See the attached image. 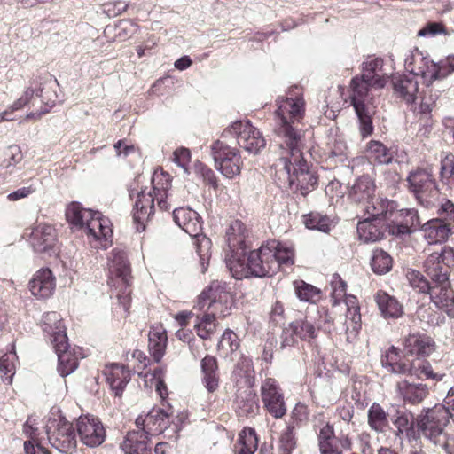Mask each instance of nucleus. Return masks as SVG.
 <instances>
[{"label":"nucleus","mask_w":454,"mask_h":454,"mask_svg":"<svg viewBox=\"0 0 454 454\" xmlns=\"http://www.w3.org/2000/svg\"><path fill=\"white\" fill-rule=\"evenodd\" d=\"M441 178L447 184L454 181V158L452 155L446 156L443 160H442Z\"/></svg>","instance_id":"nucleus-60"},{"label":"nucleus","mask_w":454,"mask_h":454,"mask_svg":"<svg viewBox=\"0 0 454 454\" xmlns=\"http://www.w3.org/2000/svg\"><path fill=\"white\" fill-rule=\"evenodd\" d=\"M297 87L286 98L277 99L275 133L284 139L280 145V157L274 163L275 181L281 188L300 189L302 195L314 189L317 177L309 168L301 150V133L295 126L304 115V100Z\"/></svg>","instance_id":"nucleus-1"},{"label":"nucleus","mask_w":454,"mask_h":454,"mask_svg":"<svg viewBox=\"0 0 454 454\" xmlns=\"http://www.w3.org/2000/svg\"><path fill=\"white\" fill-rule=\"evenodd\" d=\"M258 448V439L255 430L251 427L244 428L239 436L236 445V454H254Z\"/></svg>","instance_id":"nucleus-45"},{"label":"nucleus","mask_w":454,"mask_h":454,"mask_svg":"<svg viewBox=\"0 0 454 454\" xmlns=\"http://www.w3.org/2000/svg\"><path fill=\"white\" fill-rule=\"evenodd\" d=\"M14 354H5L0 358V374L3 380L12 382L15 373Z\"/></svg>","instance_id":"nucleus-58"},{"label":"nucleus","mask_w":454,"mask_h":454,"mask_svg":"<svg viewBox=\"0 0 454 454\" xmlns=\"http://www.w3.org/2000/svg\"><path fill=\"white\" fill-rule=\"evenodd\" d=\"M168 337L161 325L153 326L148 333V348L155 362H160L165 354Z\"/></svg>","instance_id":"nucleus-36"},{"label":"nucleus","mask_w":454,"mask_h":454,"mask_svg":"<svg viewBox=\"0 0 454 454\" xmlns=\"http://www.w3.org/2000/svg\"><path fill=\"white\" fill-rule=\"evenodd\" d=\"M76 430L82 443L87 447H98L106 440V428L94 416H81L76 422Z\"/></svg>","instance_id":"nucleus-17"},{"label":"nucleus","mask_w":454,"mask_h":454,"mask_svg":"<svg viewBox=\"0 0 454 454\" xmlns=\"http://www.w3.org/2000/svg\"><path fill=\"white\" fill-rule=\"evenodd\" d=\"M56 287L55 278L49 269L37 270L29 281L31 294L40 299L49 298Z\"/></svg>","instance_id":"nucleus-23"},{"label":"nucleus","mask_w":454,"mask_h":454,"mask_svg":"<svg viewBox=\"0 0 454 454\" xmlns=\"http://www.w3.org/2000/svg\"><path fill=\"white\" fill-rule=\"evenodd\" d=\"M191 152L188 148L179 147L173 152L172 160L180 168H182L185 174L189 175L188 165L191 161Z\"/></svg>","instance_id":"nucleus-59"},{"label":"nucleus","mask_w":454,"mask_h":454,"mask_svg":"<svg viewBox=\"0 0 454 454\" xmlns=\"http://www.w3.org/2000/svg\"><path fill=\"white\" fill-rule=\"evenodd\" d=\"M294 426H287L281 434L278 444V454H292L296 447V439L294 434Z\"/></svg>","instance_id":"nucleus-54"},{"label":"nucleus","mask_w":454,"mask_h":454,"mask_svg":"<svg viewBox=\"0 0 454 454\" xmlns=\"http://www.w3.org/2000/svg\"><path fill=\"white\" fill-rule=\"evenodd\" d=\"M222 136L224 138L234 136L240 147L254 154H257L266 145V140L261 131L249 121L233 122L224 129Z\"/></svg>","instance_id":"nucleus-12"},{"label":"nucleus","mask_w":454,"mask_h":454,"mask_svg":"<svg viewBox=\"0 0 454 454\" xmlns=\"http://www.w3.org/2000/svg\"><path fill=\"white\" fill-rule=\"evenodd\" d=\"M275 239L268 240L260 248L249 253L248 260L252 275L258 278L272 276L278 272V262L274 259Z\"/></svg>","instance_id":"nucleus-16"},{"label":"nucleus","mask_w":454,"mask_h":454,"mask_svg":"<svg viewBox=\"0 0 454 454\" xmlns=\"http://www.w3.org/2000/svg\"><path fill=\"white\" fill-rule=\"evenodd\" d=\"M420 230L429 244L442 243L452 233L451 224L442 218L428 220L421 225Z\"/></svg>","instance_id":"nucleus-25"},{"label":"nucleus","mask_w":454,"mask_h":454,"mask_svg":"<svg viewBox=\"0 0 454 454\" xmlns=\"http://www.w3.org/2000/svg\"><path fill=\"white\" fill-rule=\"evenodd\" d=\"M349 302L352 305L348 304L347 314H346V340L348 342H353L361 329V314L358 306L354 305V298L349 299Z\"/></svg>","instance_id":"nucleus-42"},{"label":"nucleus","mask_w":454,"mask_h":454,"mask_svg":"<svg viewBox=\"0 0 454 454\" xmlns=\"http://www.w3.org/2000/svg\"><path fill=\"white\" fill-rule=\"evenodd\" d=\"M261 395L264 407L273 417L278 419L286 414L284 396L274 379L264 380L261 386Z\"/></svg>","instance_id":"nucleus-18"},{"label":"nucleus","mask_w":454,"mask_h":454,"mask_svg":"<svg viewBox=\"0 0 454 454\" xmlns=\"http://www.w3.org/2000/svg\"><path fill=\"white\" fill-rule=\"evenodd\" d=\"M386 228L391 231V226L387 223L366 217L358 223L357 234L359 239L364 243L376 242L383 238Z\"/></svg>","instance_id":"nucleus-28"},{"label":"nucleus","mask_w":454,"mask_h":454,"mask_svg":"<svg viewBox=\"0 0 454 454\" xmlns=\"http://www.w3.org/2000/svg\"><path fill=\"white\" fill-rule=\"evenodd\" d=\"M360 78L373 82L377 89H382L388 79L383 71V59L380 58H368L362 65Z\"/></svg>","instance_id":"nucleus-27"},{"label":"nucleus","mask_w":454,"mask_h":454,"mask_svg":"<svg viewBox=\"0 0 454 454\" xmlns=\"http://www.w3.org/2000/svg\"><path fill=\"white\" fill-rule=\"evenodd\" d=\"M453 264L454 249L450 247L433 252L424 262L425 272L434 283L429 293L431 301L450 317H454V293L450 288L449 272Z\"/></svg>","instance_id":"nucleus-2"},{"label":"nucleus","mask_w":454,"mask_h":454,"mask_svg":"<svg viewBox=\"0 0 454 454\" xmlns=\"http://www.w3.org/2000/svg\"><path fill=\"white\" fill-rule=\"evenodd\" d=\"M153 189L149 192L142 190L137 194V199L134 206L133 219L137 223L138 231L145 230V223L154 213V201L160 210H169L168 202V188L170 186L169 176L163 172L154 173L153 180Z\"/></svg>","instance_id":"nucleus-4"},{"label":"nucleus","mask_w":454,"mask_h":454,"mask_svg":"<svg viewBox=\"0 0 454 454\" xmlns=\"http://www.w3.org/2000/svg\"><path fill=\"white\" fill-rule=\"evenodd\" d=\"M407 182L409 190L415 195L418 202L427 209L435 207L439 191L430 171L417 168L410 172Z\"/></svg>","instance_id":"nucleus-10"},{"label":"nucleus","mask_w":454,"mask_h":454,"mask_svg":"<svg viewBox=\"0 0 454 454\" xmlns=\"http://www.w3.org/2000/svg\"><path fill=\"white\" fill-rule=\"evenodd\" d=\"M396 388L403 401L411 404L420 403L428 395L427 385L422 383L415 384L402 380L397 383Z\"/></svg>","instance_id":"nucleus-34"},{"label":"nucleus","mask_w":454,"mask_h":454,"mask_svg":"<svg viewBox=\"0 0 454 454\" xmlns=\"http://www.w3.org/2000/svg\"><path fill=\"white\" fill-rule=\"evenodd\" d=\"M53 345L59 359L58 372L62 377H66L78 367V356L74 349H70L67 340L61 348L59 342Z\"/></svg>","instance_id":"nucleus-32"},{"label":"nucleus","mask_w":454,"mask_h":454,"mask_svg":"<svg viewBox=\"0 0 454 454\" xmlns=\"http://www.w3.org/2000/svg\"><path fill=\"white\" fill-rule=\"evenodd\" d=\"M188 195V192L185 190V188H181L177 190H173L170 192L168 191V198L165 199V200L168 202L169 209L177 204H179L182 201H184L186 200V197Z\"/></svg>","instance_id":"nucleus-63"},{"label":"nucleus","mask_w":454,"mask_h":454,"mask_svg":"<svg viewBox=\"0 0 454 454\" xmlns=\"http://www.w3.org/2000/svg\"><path fill=\"white\" fill-rule=\"evenodd\" d=\"M317 434L319 450L337 445L335 433L333 425L329 423L324 424L319 428V431L317 432Z\"/></svg>","instance_id":"nucleus-56"},{"label":"nucleus","mask_w":454,"mask_h":454,"mask_svg":"<svg viewBox=\"0 0 454 454\" xmlns=\"http://www.w3.org/2000/svg\"><path fill=\"white\" fill-rule=\"evenodd\" d=\"M437 98L438 95L436 93H433L432 90H427L424 92L421 102L418 108V113L421 114V118L426 119V123H427L430 113L435 107Z\"/></svg>","instance_id":"nucleus-57"},{"label":"nucleus","mask_w":454,"mask_h":454,"mask_svg":"<svg viewBox=\"0 0 454 454\" xmlns=\"http://www.w3.org/2000/svg\"><path fill=\"white\" fill-rule=\"evenodd\" d=\"M404 65L408 72L414 76H420L427 86L441 78L443 68L418 48L413 49L406 57Z\"/></svg>","instance_id":"nucleus-13"},{"label":"nucleus","mask_w":454,"mask_h":454,"mask_svg":"<svg viewBox=\"0 0 454 454\" xmlns=\"http://www.w3.org/2000/svg\"><path fill=\"white\" fill-rule=\"evenodd\" d=\"M331 318L325 311L321 314L317 308L307 311L304 318L297 319L290 324L294 335L302 340H310L317 336L319 329L330 332Z\"/></svg>","instance_id":"nucleus-15"},{"label":"nucleus","mask_w":454,"mask_h":454,"mask_svg":"<svg viewBox=\"0 0 454 454\" xmlns=\"http://www.w3.org/2000/svg\"><path fill=\"white\" fill-rule=\"evenodd\" d=\"M368 158L378 164H389L394 158V152L377 140H371L366 148Z\"/></svg>","instance_id":"nucleus-43"},{"label":"nucleus","mask_w":454,"mask_h":454,"mask_svg":"<svg viewBox=\"0 0 454 454\" xmlns=\"http://www.w3.org/2000/svg\"><path fill=\"white\" fill-rule=\"evenodd\" d=\"M303 223L308 229L317 230L322 232L328 233L333 225L331 219L318 212H311L303 216Z\"/></svg>","instance_id":"nucleus-48"},{"label":"nucleus","mask_w":454,"mask_h":454,"mask_svg":"<svg viewBox=\"0 0 454 454\" xmlns=\"http://www.w3.org/2000/svg\"><path fill=\"white\" fill-rule=\"evenodd\" d=\"M41 327L43 331L51 337L52 344L60 343V348L66 345L67 339L66 327L62 323L61 316L55 311L43 314L41 320Z\"/></svg>","instance_id":"nucleus-26"},{"label":"nucleus","mask_w":454,"mask_h":454,"mask_svg":"<svg viewBox=\"0 0 454 454\" xmlns=\"http://www.w3.org/2000/svg\"><path fill=\"white\" fill-rule=\"evenodd\" d=\"M438 214L440 215H445L443 219L445 222L450 224L454 223V203L450 200H443L438 209Z\"/></svg>","instance_id":"nucleus-64"},{"label":"nucleus","mask_w":454,"mask_h":454,"mask_svg":"<svg viewBox=\"0 0 454 454\" xmlns=\"http://www.w3.org/2000/svg\"><path fill=\"white\" fill-rule=\"evenodd\" d=\"M454 415L444 404L424 408L416 418L418 432L431 443H442L448 434L446 427Z\"/></svg>","instance_id":"nucleus-6"},{"label":"nucleus","mask_w":454,"mask_h":454,"mask_svg":"<svg viewBox=\"0 0 454 454\" xmlns=\"http://www.w3.org/2000/svg\"><path fill=\"white\" fill-rule=\"evenodd\" d=\"M392 257L382 249L373 251L371 260V267L374 273L383 275L387 273L392 268Z\"/></svg>","instance_id":"nucleus-49"},{"label":"nucleus","mask_w":454,"mask_h":454,"mask_svg":"<svg viewBox=\"0 0 454 454\" xmlns=\"http://www.w3.org/2000/svg\"><path fill=\"white\" fill-rule=\"evenodd\" d=\"M202 383L209 393L215 392L219 387L218 365L216 358L206 356L200 363Z\"/></svg>","instance_id":"nucleus-37"},{"label":"nucleus","mask_w":454,"mask_h":454,"mask_svg":"<svg viewBox=\"0 0 454 454\" xmlns=\"http://www.w3.org/2000/svg\"><path fill=\"white\" fill-rule=\"evenodd\" d=\"M406 374L414 376L420 380L432 379L441 381L444 374L434 373L430 363L425 359L416 358L406 365Z\"/></svg>","instance_id":"nucleus-41"},{"label":"nucleus","mask_w":454,"mask_h":454,"mask_svg":"<svg viewBox=\"0 0 454 454\" xmlns=\"http://www.w3.org/2000/svg\"><path fill=\"white\" fill-rule=\"evenodd\" d=\"M23 158L21 149L17 145H12L0 150V167L8 168L21 161Z\"/></svg>","instance_id":"nucleus-51"},{"label":"nucleus","mask_w":454,"mask_h":454,"mask_svg":"<svg viewBox=\"0 0 454 454\" xmlns=\"http://www.w3.org/2000/svg\"><path fill=\"white\" fill-rule=\"evenodd\" d=\"M125 454H151L149 436L140 430L130 431L127 434L121 444Z\"/></svg>","instance_id":"nucleus-31"},{"label":"nucleus","mask_w":454,"mask_h":454,"mask_svg":"<svg viewBox=\"0 0 454 454\" xmlns=\"http://www.w3.org/2000/svg\"><path fill=\"white\" fill-rule=\"evenodd\" d=\"M136 426L148 436L160 434L168 427L169 415L162 409L153 408L146 415H139Z\"/></svg>","instance_id":"nucleus-20"},{"label":"nucleus","mask_w":454,"mask_h":454,"mask_svg":"<svg viewBox=\"0 0 454 454\" xmlns=\"http://www.w3.org/2000/svg\"><path fill=\"white\" fill-rule=\"evenodd\" d=\"M371 440L372 436L368 432H361L357 435L356 444L362 454H373Z\"/></svg>","instance_id":"nucleus-61"},{"label":"nucleus","mask_w":454,"mask_h":454,"mask_svg":"<svg viewBox=\"0 0 454 454\" xmlns=\"http://www.w3.org/2000/svg\"><path fill=\"white\" fill-rule=\"evenodd\" d=\"M173 218L180 228L194 239L196 252L204 272L210 257L211 240L201 234L202 225L199 214L190 207H180L174 209Z\"/></svg>","instance_id":"nucleus-7"},{"label":"nucleus","mask_w":454,"mask_h":454,"mask_svg":"<svg viewBox=\"0 0 454 454\" xmlns=\"http://www.w3.org/2000/svg\"><path fill=\"white\" fill-rule=\"evenodd\" d=\"M231 256L227 260L226 265L232 277L237 279L248 278L252 275L248 257H244V251H231Z\"/></svg>","instance_id":"nucleus-40"},{"label":"nucleus","mask_w":454,"mask_h":454,"mask_svg":"<svg viewBox=\"0 0 454 454\" xmlns=\"http://www.w3.org/2000/svg\"><path fill=\"white\" fill-rule=\"evenodd\" d=\"M110 285L127 287L130 281V267L126 253L122 250L114 249L111 253L110 263Z\"/></svg>","instance_id":"nucleus-21"},{"label":"nucleus","mask_w":454,"mask_h":454,"mask_svg":"<svg viewBox=\"0 0 454 454\" xmlns=\"http://www.w3.org/2000/svg\"><path fill=\"white\" fill-rule=\"evenodd\" d=\"M106 380L116 396L122 395L123 389L130 380V372L124 365L113 364L105 370Z\"/></svg>","instance_id":"nucleus-33"},{"label":"nucleus","mask_w":454,"mask_h":454,"mask_svg":"<svg viewBox=\"0 0 454 454\" xmlns=\"http://www.w3.org/2000/svg\"><path fill=\"white\" fill-rule=\"evenodd\" d=\"M381 364L388 372L395 374H406L408 363L400 361V350L391 346L381 357Z\"/></svg>","instance_id":"nucleus-44"},{"label":"nucleus","mask_w":454,"mask_h":454,"mask_svg":"<svg viewBox=\"0 0 454 454\" xmlns=\"http://www.w3.org/2000/svg\"><path fill=\"white\" fill-rule=\"evenodd\" d=\"M365 214L375 221H381L390 224L396 203L388 199L372 197L365 203Z\"/></svg>","instance_id":"nucleus-24"},{"label":"nucleus","mask_w":454,"mask_h":454,"mask_svg":"<svg viewBox=\"0 0 454 454\" xmlns=\"http://www.w3.org/2000/svg\"><path fill=\"white\" fill-rule=\"evenodd\" d=\"M394 90L407 104L414 102L419 91V82L414 77L398 76L393 79Z\"/></svg>","instance_id":"nucleus-39"},{"label":"nucleus","mask_w":454,"mask_h":454,"mask_svg":"<svg viewBox=\"0 0 454 454\" xmlns=\"http://www.w3.org/2000/svg\"><path fill=\"white\" fill-rule=\"evenodd\" d=\"M248 230L239 220L233 221L226 230V241L231 251H244Z\"/></svg>","instance_id":"nucleus-35"},{"label":"nucleus","mask_w":454,"mask_h":454,"mask_svg":"<svg viewBox=\"0 0 454 454\" xmlns=\"http://www.w3.org/2000/svg\"><path fill=\"white\" fill-rule=\"evenodd\" d=\"M440 34H445V27L442 23L430 22L418 32L419 36H434Z\"/></svg>","instance_id":"nucleus-62"},{"label":"nucleus","mask_w":454,"mask_h":454,"mask_svg":"<svg viewBox=\"0 0 454 454\" xmlns=\"http://www.w3.org/2000/svg\"><path fill=\"white\" fill-rule=\"evenodd\" d=\"M68 223L83 231L90 243L96 248H106L113 235L112 224L101 213L83 208L77 202H72L66 210Z\"/></svg>","instance_id":"nucleus-3"},{"label":"nucleus","mask_w":454,"mask_h":454,"mask_svg":"<svg viewBox=\"0 0 454 454\" xmlns=\"http://www.w3.org/2000/svg\"><path fill=\"white\" fill-rule=\"evenodd\" d=\"M406 278L411 286L418 293L429 294L431 287L434 286L432 280L429 282L419 271L415 270H409L406 273Z\"/></svg>","instance_id":"nucleus-52"},{"label":"nucleus","mask_w":454,"mask_h":454,"mask_svg":"<svg viewBox=\"0 0 454 454\" xmlns=\"http://www.w3.org/2000/svg\"><path fill=\"white\" fill-rule=\"evenodd\" d=\"M47 435L50 444L59 452L71 454L76 450L75 429L64 417L59 416L58 419L49 421Z\"/></svg>","instance_id":"nucleus-11"},{"label":"nucleus","mask_w":454,"mask_h":454,"mask_svg":"<svg viewBox=\"0 0 454 454\" xmlns=\"http://www.w3.org/2000/svg\"><path fill=\"white\" fill-rule=\"evenodd\" d=\"M211 153L216 169L224 176L233 178L240 174L243 162L238 149L231 148L224 142L216 140L211 145Z\"/></svg>","instance_id":"nucleus-14"},{"label":"nucleus","mask_w":454,"mask_h":454,"mask_svg":"<svg viewBox=\"0 0 454 454\" xmlns=\"http://www.w3.org/2000/svg\"><path fill=\"white\" fill-rule=\"evenodd\" d=\"M393 234L403 235L409 234L419 226L420 219L418 211L414 208L394 210L390 224Z\"/></svg>","instance_id":"nucleus-22"},{"label":"nucleus","mask_w":454,"mask_h":454,"mask_svg":"<svg viewBox=\"0 0 454 454\" xmlns=\"http://www.w3.org/2000/svg\"><path fill=\"white\" fill-rule=\"evenodd\" d=\"M43 84L41 80H34L31 82L29 87L26 89L24 94L17 99L7 110L2 113L1 120L12 121L13 117L11 114L14 111L20 110L26 106H35L37 102L44 104V106H41L37 112H31L27 115V119L37 120L43 114L48 113L50 109L54 106V100L45 101L43 96Z\"/></svg>","instance_id":"nucleus-9"},{"label":"nucleus","mask_w":454,"mask_h":454,"mask_svg":"<svg viewBox=\"0 0 454 454\" xmlns=\"http://www.w3.org/2000/svg\"><path fill=\"white\" fill-rule=\"evenodd\" d=\"M403 346L407 354L419 356H428L435 349L433 339L420 333L409 334L403 341Z\"/></svg>","instance_id":"nucleus-29"},{"label":"nucleus","mask_w":454,"mask_h":454,"mask_svg":"<svg viewBox=\"0 0 454 454\" xmlns=\"http://www.w3.org/2000/svg\"><path fill=\"white\" fill-rule=\"evenodd\" d=\"M368 425L372 430L382 433L388 426L387 414L377 403H373L367 412Z\"/></svg>","instance_id":"nucleus-46"},{"label":"nucleus","mask_w":454,"mask_h":454,"mask_svg":"<svg viewBox=\"0 0 454 454\" xmlns=\"http://www.w3.org/2000/svg\"><path fill=\"white\" fill-rule=\"evenodd\" d=\"M273 251L274 259L278 262V270L282 266H291L294 263V250L291 246L286 243L275 240V246Z\"/></svg>","instance_id":"nucleus-47"},{"label":"nucleus","mask_w":454,"mask_h":454,"mask_svg":"<svg viewBox=\"0 0 454 454\" xmlns=\"http://www.w3.org/2000/svg\"><path fill=\"white\" fill-rule=\"evenodd\" d=\"M232 297L226 290L225 284L219 281H213L198 298L200 309H204L207 315L215 318H223L231 313Z\"/></svg>","instance_id":"nucleus-8"},{"label":"nucleus","mask_w":454,"mask_h":454,"mask_svg":"<svg viewBox=\"0 0 454 454\" xmlns=\"http://www.w3.org/2000/svg\"><path fill=\"white\" fill-rule=\"evenodd\" d=\"M29 242L35 252L51 255L56 245V231L51 224L38 223L31 231Z\"/></svg>","instance_id":"nucleus-19"},{"label":"nucleus","mask_w":454,"mask_h":454,"mask_svg":"<svg viewBox=\"0 0 454 454\" xmlns=\"http://www.w3.org/2000/svg\"><path fill=\"white\" fill-rule=\"evenodd\" d=\"M374 301L381 316L386 319H396L403 315V306L387 292L380 290L374 295Z\"/></svg>","instance_id":"nucleus-30"},{"label":"nucleus","mask_w":454,"mask_h":454,"mask_svg":"<svg viewBox=\"0 0 454 454\" xmlns=\"http://www.w3.org/2000/svg\"><path fill=\"white\" fill-rule=\"evenodd\" d=\"M198 322L195 325L197 334L203 340L210 339L217 327L216 318L212 315L204 313L200 317H197Z\"/></svg>","instance_id":"nucleus-50"},{"label":"nucleus","mask_w":454,"mask_h":454,"mask_svg":"<svg viewBox=\"0 0 454 454\" xmlns=\"http://www.w3.org/2000/svg\"><path fill=\"white\" fill-rule=\"evenodd\" d=\"M239 347L237 334L226 329L218 342V349L222 350L226 356L236 351Z\"/></svg>","instance_id":"nucleus-55"},{"label":"nucleus","mask_w":454,"mask_h":454,"mask_svg":"<svg viewBox=\"0 0 454 454\" xmlns=\"http://www.w3.org/2000/svg\"><path fill=\"white\" fill-rule=\"evenodd\" d=\"M375 192L373 181L368 176L359 177L351 187L348 197L356 203H366Z\"/></svg>","instance_id":"nucleus-38"},{"label":"nucleus","mask_w":454,"mask_h":454,"mask_svg":"<svg viewBox=\"0 0 454 454\" xmlns=\"http://www.w3.org/2000/svg\"><path fill=\"white\" fill-rule=\"evenodd\" d=\"M296 295L301 301L315 302L319 297V290L312 285L307 284L302 280H297L294 283Z\"/></svg>","instance_id":"nucleus-53"},{"label":"nucleus","mask_w":454,"mask_h":454,"mask_svg":"<svg viewBox=\"0 0 454 454\" xmlns=\"http://www.w3.org/2000/svg\"><path fill=\"white\" fill-rule=\"evenodd\" d=\"M349 98L359 121V129L363 137L373 132L372 116L375 114L373 90H377L373 82H367L359 76L352 78Z\"/></svg>","instance_id":"nucleus-5"}]
</instances>
